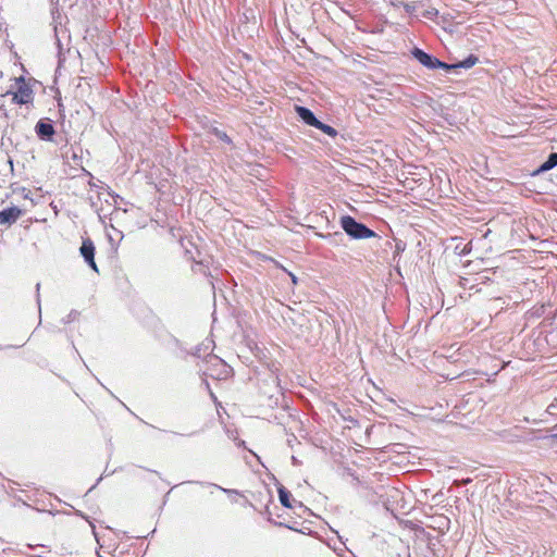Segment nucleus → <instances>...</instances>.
Here are the masks:
<instances>
[{"label": "nucleus", "instance_id": "nucleus-20", "mask_svg": "<svg viewBox=\"0 0 557 557\" xmlns=\"http://www.w3.org/2000/svg\"><path fill=\"white\" fill-rule=\"evenodd\" d=\"M196 264L198 265H201V267H205L203 270H201V272L203 273V275L206 276H209L210 275V272H208V263H206L203 260L201 261H195Z\"/></svg>", "mask_w": 557, "mask_h": 557}, {"label": "nucleus", "instance_id": "nucleus-11", "mask_svg": "<svg viewBox=\"0 0 557 557\" xmlns=\"http://www.w3.org/2000/svg\"><path fill=\"white\" fill-rule=\"evenodd\" d=\"M186 483H189V484H199L201 486H210L212 488H215V490H220L222 491L223 493L227 494V495H238L239 492L237 490H232V488H225V487H222L215 483H208V482H202V481H187Z\"/></svg>", "mask_w": 557, "mask_h": 557}, {"label": "nucleus", "instance_id": "nucleus-2", "mask_svg": "<svg viewBox=\"0 0 557 557\" xmlns=\"http://www.w3.org/2000/svg\"><path fill=\"white\" fill-rule=\"evenodd\" d=\"M411 55L424 67L429 70L442 69L447 72L448 63L441 61L435 55L425 52L424 50L414 47L411 50Z\"/></svg>", "mask_w": 557, "mask_h": 557}, {"label": "nucleus", "instance_id": "nucleus-24", "mask_svg": "<svg viewBox=\"0 0 557 557\" xmlns=\"http://www.w3.org/2000/svg\"><path fill=\"white\" fill-rule=\"evenodd\" d=\"M89 523H90V527H91V529H92V533H94V535H95V539H96V541L99 543V537H98V534H97V532H96V527H95V524H94V523H91V522H89Z\"/></svg>", "mask_w": 557, "mask_h": 557}, {"label": "nucleus", "instance_id": "nucleus-18", "mask_svg": "<svg viewBox=\"0 0 557 557\" xmlns=\"http://www.w3.org/2000/svg\"><path fill=\"white\" fill-rule=\"evenodd\" d=\"M552 170L550 165L544 161L534 172H533V175H539L541 173H544V172H547Z\"/></svg>", "mask_w": 557, "mask_h": 557}, {"label": "nucleus", "instance_id": "nucleus-31", "mask_svg": "<svg viewBox=\"0 0 557 557\" xmlns=\"http://www.w3.org/2000/svg\"><path fill=\"white\" fill-rule=\"evenodd\" d=\"M77 515H78L79 517L84 518V519H87V517H86L83 512H81V511H77Z\"/></svg>", "mask_w": 557, "mask_h": 557}, {"label": "nucleus", "instance_id": "nucleus-27", "mask_svg": "<svg viewBox=\"0 0 557 557\" xmlns=\"http://www.w3.org/2000/svg\"><path fill=\"white\" fill-rule=\"evenodd\" d=\"M221 139L227 143L231 141L230 137L225 133L223 134V136H221Z\"/></svg>", "mask_w": 557, "mask_h": 557}, {"label": "nucleus", "instance_id": "nucleus-10", "mask_svg": "<svg viewBox=\"0 0 557 557\" xmlns=\"http://www.w3.org/2000/svg\"><path fill=\"white\" fill-rule=\"evenodd\" d=\"M277 493H278L280 503L283 507H285V508L294 507L292 504V494L285 486L280 485L277 487Z\"/></svg>", "mask_w": 557, "mask_h": 557}, {"label": "nucleus", "instance_id": "nucleus-22", "mask_svg": "<svg viewBox=\"0 0 557 557\" xmlns=\"http://www.w3.org/2000/svg\"><path fill=\"white\" fill-rule=\"evenodd\" d=\"M557 410V405L555 404H550L548 407H547V412L550 413V414H554L555 411Z\"/></svg>", "mask_w": 557, "mask_h": 557}, {"label": "nucleus", "instance_id": "nucleus-8", "mask_svg": "<svg viewBox=\"0 0 557 557\" xmlns=\"http://www.w3.org/2000/svg\"><path fill=\"white\" fill-rule=\"evenodd\" d=\"M295 111L301 121L307 125L314 126L315 123H318L319 119L309 108L304 106H295Z\"/></svg>", "mask_w": 557, "mask_h": 557}, {"label": "nucleus", "instance_id": "nucleus-7", "mask_svg": "<svg viewBox=\"0 0 557 557\" xmlns=\"http://www.w3.org/2000/svg\"><path fill=\"white\" fill-rule=\"evenodd\" d=\"M22 210L17 207H10L0 211V224L11 225L21 216Z\"/></svg>", "mask_w": 557, "mask_h": 557}, {"label": "nucleus", "instance_id": "nucleus-21", "mask_svg": "<svg viewBox=\"0 0 557 557\" xmlns=\"http://www.w3.org/2000/svg\"><path fill=\"white\" fill-rule=\"evenodd\" d=\"M405 250V244L403 242H397L395 245V253H400Z\"/></svg>", "mask_w": 557, "mask_h": 557}, {"label": "nucleus", "instance_id": "nucleus-32", "mask_svg": "<svg viewBox=\"0 0 557 557\" xmlns=\"http://www.w3.org/2000/svg\"><path fill=\"white\" fill-rule=\"evenodd\" d=\"M470 482H471V479H469V478H468V479H466V480H463V481H462V484H468V483H470Z\"/></svg>", "mask_w": 557, "mask_h": 557}, {"label": "nucleus", "instance_id": "nucleus-16", "mask_svg": "<svg viewBox=\"0 0 557 557\" xmlns=\"http://www.w3.org/2000/svg\"><path fill=\"white\" fill-rule=\"evenodd\" d=\"M79 317V312L77 310H71L70 313L62 319V322L67 324L74 322Z\"/></svg>", "mask_w": 557, "mask_h": 557}, {"label": "nucleus", "instance_id": "nucleus-28", "mask_svg": "<svg viewBox=\"0 0 557 557\" xmlns=\"http://www.w3.org/2000/svg\"><path fill=\"white\" fill-rule=\"evenodd\" d=\"M294 504H295V505H297V506H298V507H300V508H302V507H304V505H302V503H301V502L294 500Z\"/></svg>", "mask_w": 557, "mask_h": 557}, {"label": "nucleus", "instance_id": "nucleus-13", "mask_svg": "<svg viewBox=\"0 0 557 557\" xmlns=\"http://www.w3.org/2000/svg\"><path fill=\"white\" fill-rule=\"evenodd\" d=\"M54 36H55V45H57V48H58V58H59V64H61L63 61H64V47L62 45V41L59 37V33H58V28L54 27Z\"/></svg>", "mask_w": 557, "mask_h": 557}, {"label": "nucleus", "instance_id": "nucleus-1", "mask_svg": "<svg viewBox=\"0 0 557 557\" xmlns=\"http://www.w3.org/2000/svg\"><path fill=\"white\" fill-rule=\"evenodd\" d=\"M341 226L352 239L377 237V234L373 230L369 228L366 224L358 222L351 215H343L341 218Z\"/></svg>", "mask_w": 557, "mask_h": 557}, {"label": "nucleus", "instance_id": "nucleus-23", "mask_svg": "<svg viewBox=\"0 0 557 557\" xmlns=\"http://www.w3.org/2000/svg\"><path fill=\"white\" fill-rule=\"evenodd\" d=\"M39 289H40V283H37V284H36L37 304H38V308L40 309V295H39Z\"/></svg>", "mask_w": 557, "mask_h": 557}, {"label": "nucleus", "instance_id": "nucleus-33", "mask_svg": "<svg viewBox=\"0 0 557 557\" xmlns=\"http://www.w3.org/2000/svg\"><path fill=\"white\" fill-rule=\"evenodd\" d=\"M552 437L557 441V433L553 434Z\"/></svg>", "mask_w": 557, "mask_h": 557}, {"label": "nucleus", "instance_id": "nucleus-6", "mask_svg": "<svg viewBox=\"0 0 557 557\" xmlns=\"http://www.w3.org/2000/svg\"><path fill=\"white\" fill-rule=\"evenodd\" d=\"M22 83L17 91L13 94V101L17 104H27L33 101V90L25 84L24 78L20 77Z\"/></svg>", "mask_w": 557, "mask_h": 557}, {"label": "nucleus", "instance_id": "nucleus-14", "mask_svg": "<svg viewBox=\"0 0 557 557\" xmlns=\"http://www.w3.org/2000/svg\"><path fill=\"white\" fill-rule=\"evenodd\" d=\"M395 7H399L401 5L405 11L409 14H412L416 10H417V7H418V3L417 2H412V3H404V2H399V3H393Z\"/></svg>", "mask_w": 557, "mask_h": 557}, {"label": "nucleus", "instance_id": "nucleus-29", "mask_svg": "<svg viewBox=\"0 0 557 557\" xmlns=\"http://www.w3.org/2000/svg\"><path fill=\"white\" fill-rule=\"evenodd\" d=\"M293 283H297V277L294 274H290Z\"/></svg>", "mask_w": 557, "mask_h": 557}, {"label": "nucleus", "instance_id": "nucleus-26", "mask_svg": "<svg viewBox=\"0 0 557 557\" xmlns=\"http://www.w3.org/2000/svg\"><path fill=\"white\" fill-rule=\"evenodd\" d=\"M14 347H16V346L15 345H5V346L0 345V350L11 349V348H14Z\"/></svg>", "mask_w": 557, "mask_h": 557}, {"label": "nucleus", "instance_id": "nucleus-30", "mask_svg": "<svg viewBox=\"0 0 557 557\" xmlns=\"http://www.w3.org/2000/svg\"><path fill=\"white\" fill-rule=\"evenodd\" d=\"M292 461H293L294 465L298 463V460H297V458L295 456L292 457Z\"/></svg>", "mask_w": 557, "mask_h": 557}, {"label": "nucleus", "instance_id": "nucleus-17", "mask_svg": "<svg viewBox=\"0 0 557 557\" xmlns=\"http://www.w3.org/2000/svg\"><path fill=\"white\" fill-rule=\"evenodd\" d=\"M552 169L557 166V152H550L545 160Z\"/></svg>", "mask_w": 557, "mask_h": 557}, {"label": "nucleus", "instance_id": "nucleus-4", "mask_svg": "<svg viewBox=\"0 0 557 557\" xmlns=\"http://www.w3.org/2000/svg\"><path fill=\"white\" fill-rule=\"evenodd\" d=\"M81 256L84 258L85 262L95 271L98 272V267L95 261V252L96 247L94 242L87 237L82 242V246L79 248Z\"/></svg>", "mask_w": 557, "mask_h": 557}, {"label": "nucleus", "instance_id": "nucleus-19", "mask_svg": "<svg viewBox=\"0 0 557 557\" xmlns=\"http://www.w3.org/2000/svg\"><path fill=\"white\" fill-rule=\"evenodd\" d=\"M437 14H438V11L434 8L428 9L422 13L423 17H426L429 20H433L434 17L437 16Z\"/></svg>", "mask_w": 557, "mask_h": 557}, {"label": "nucleus", "instance_id": "nucleus-3", "mask_svg": "<svg viewBox=\"0 0 557 557\" xmlns=\"http://www.w3.org/2000/svg\"><path fill=\"white\" fill-rule=\"evenodd\" d=\"M214 343L211 339H206L201 344L195 347L193 355L197 358H206L208 362L221 363L222 360L212 355Z\"/></svg>", "mask_w": 557, "mask_h": 557}, {"label": "nucleus", "instance_id": "nucleus-25", "mask_svg": "<svg viewBox=\"0 0 557 557\" xmlns=\"http://www.w3.org/2000/svg\"><path fill=\"white\" fill-rule=\"evenodd\" d=\"M71 159L77 164L78 156L75 151H72Z\"/></svg>", "mask_w": 557, "mask_h": 557}, {"label": "nucleus", "instance_id": "nucleus-5", "mask_svg": "<svg viewBox=\"0 0 557 557\" xmlns=\"http://www.w3.org/2000/svg\"><path fill=\"white\" fill-rule=\"evenodd\" d=\"M35 133L44 141H52L55 134L54 126L49 119H40L35 125Z\"/></svg>", "mask_w": 557, "mask_h": 557}, {"label": "nucleus", "instance_id": "nucleus-12", "mask_svg": "<svg viewBox=\"0 0 557 557\" xmlns=\"http://www.w3.org/2000/svg\"><path fill=\"white\" fill-rule=\"evenodd\" d=\"M313 127L320 129L321 132L333 138L337 135V131L333 126L325 124L320 120H318V123H315Z\"/></svg>", "mask_w": 557, "mask_h": 557}, {"label": "nucleus", "instance_id": "nucleus-15", "mask_svg": "<svg viewBox=\"0 0 557 557\" xmlns=\"http://www.w3.org/2000/svg\"><path fill=\"white\" fill-rule=\"evenodd\" d=\"M319 236L324 238V239H326V240H329L330 243H336L337 238H343V234L339 233V232H335L333 234L329 233V234H325V235L324 234H320Z\"/></svg>", "mask_w": 557, "mask_h": 557}, {"label": "nucleus", "instance_id": "nucleus-9", "mask_svg": "<svg viewBox=\"0 0 557 557\" xmlns=\"http://www.w3.org/2000/svg\"><path fill=\"white\" fill-rule=\"evenodd\" d=\"M479 62V58L475 54H469L462 61L456 63H448L447 72L457 70V69H471Z\"/></svg>", "mask_w": 557, "mask_h": 557}]
</instances>
